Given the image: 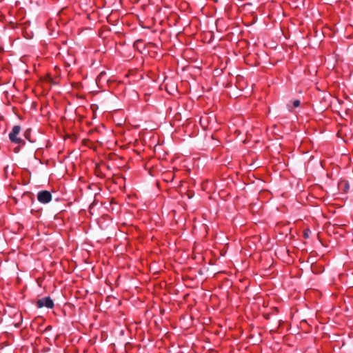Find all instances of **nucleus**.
Listing matches in <instances>:
<instances>
[{
    "label": "nucleus",
    "instance_id": "nucleus-1",
    "mask_svg": "<svg viewBox=\"0 0 353 353\" xmlns=\"http://www.w3.org/2000/svg\"><path fill=\"white\" fill-rule=\"evenodd\" d=\"M21 130V129L19 125H14L8 136L12 143L23 145L25 144V141L19 137Z\"/></svg>",
    "mask_w": 353,
    "mask_h": 353
},
{
    "label": "nucleus",
    "instance_id": "nucleus-2",
    "mask_svg": "<svg viewBox=\"0 0 353 353\" xmlns=\"http://www.w3.org/2000/svg\"><path fill=\"white\" fill-rule=\"evenodd\" d=\"M52 194L48 190H41L37 193V200L43 204H47L52 201Z\"/></svg>",
    "mask_w": 353,
    "mask_h": 353
},
{
    "label": "nucleus",
    "instance_id": "nucleus-3",
    "mask_svg": "<svg viewBox=\"0 0 353 353\" xmlns=\"http://www.w3.org/2000/svg\"><path fill=\"white\" fill-rule=\"evenodd\" d=\"M36 305L38 308L46 307L47 308L52 309L54 307V302L50 297L46 296L38 299Z\"/></svg>",
    "mask_w": 353,
    "mask_h": 353
},
{
    "label": "nucleus",
    "instance_id": "nucleus-4",
    "mask_svg": "<svg viewBox=\"0 0 353 353\" xmlns=\"http://www.w3.org/2000/svg\"><path fill=\"white\" fill-rule=\"evenodd\" d=\"M311 231L309 229H306L303 231V236L305 239L309 238Z\"/></svg>",
    "mask_w": 353,
    "mask_h": 353
},
{
    "label": "nucleus",
    "instance_id": "nucleus-5",
    "mask_svg": "<svg viewBox=\"0 0 353 353\" xmlns=\"http://www.w3.org/2000/svg\"><path fill=\"white\" fill-rule=\"evenodd\" d=\"M301 101L299 99L294 100L292 101L293 108H297L300 105Z\"/></svg>",
    "mask_w": 353,
    "mask_h": 353
}]
</instances>
